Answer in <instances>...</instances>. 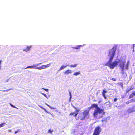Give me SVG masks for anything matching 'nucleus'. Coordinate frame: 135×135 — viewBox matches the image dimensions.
<instances>
[{"label":"nucleus","instance_id":"13","mask_svg":"<svg viewBox=\"0 0 135 135\" xmlns=\"http://www.w3.org/2000/svg\"><path fill=\"white\" fill-rule=\"evenodd\" d=\"M72 71L71 70H66L64 72V74L66 75H68L69 73H71Z\"/></svg>","mask_w":135,"mask_h":135},{"label":"nucleus","instance_id":"18","mask_svg":"<svg viewBox=\"0 0 135 135\" xmlns=\"http://www.w3.org/2000/svg\"><path fill=\"white\" fill-rule=\"evenodd\" d=\"M68 66V65H66V66H63V65L61 66V67L59 69V70H61L62 69H64V68H65L66 67Z\"/></svg>","mask_w":135,"mask_h":135},{"label":"nucleus","instance_id":"1","mask_svg":"<svg viewBox=\"0 0 135 135\" xmlns=\"http://www.w3.org/2000/svg\"><path fill=\"white\" fill-rule=\"evenodd\" d=\"M112 60L113 59H112L110 60V59H109L108 62L106 63L105 65L108 66L111 69H113L115 67L117 66L118 64V62L114 61L112 63Z\"/></svg>","mask_w":135,"mask_h":135},{"label":"nucleus","instance_id":"28","mask_svg":"<svg viewBox=\"0 0 135 135\" xmlns=\"http://www.w3.org/2000/svg\"><path fill=\"white\" fill-rule=\"evenodd\" d=\"M19 131V130H18L17 131H15V134H16Z\"/></svg>","mask_w":135,"mask_h":135},{"label":"nucleus","instance_id":"16","mask_svg":"<svg viewBox=\"0 0 135 135\" xmlns=\"http://www.w3.org/2000/svg\"><path fill=\"white\" fill-rule=\"evenodd\" d=\"M130 62L129 61H128L127 62V63L126 65L125 66V69H128L129 66L130 64Z\"/></svg>","mask_w":135,"mask_h":135},{"label":"nucleus","instance_id":"19","mask_svg":"<svg viewBox=\"0 0 135 135\" xmlns=\"http://www.w3.org/2000/svg\"><path fill=\"white\" fill-rule=\"evenodd\" d=\"M80 72H75L73 74V75L75 76H77L78 75L80 74Z\"/></svg>","mask_w":135,"mask_h":135},{"label":"nucleus","instance_id":"26","mask_svg":"<svg viewBox=\"0 0 135 135\" xmlns=\"http://www.w3.org/2000/svg\"><path fill=\"white\" fill-rule=\"evenodd\" d=\"M10 105H11V107H13V108H16L13 105H12V104H10Z\"/></svg>","mask_w":135,"mask_h":135},{"label":"nucleus","instance_id":"29","mask_svg":"<svg viewBox=\"0 0 135 135\" xmlns=\"http://www.w3.org/2000/svg\"><path fill=\"white\" fill-rule=\"evenodd\" d=\"M117 98H115L114 100V102H115L117 101Z\"/></svg>","mask_w":135,"mask_h":135},{"label":"nucleus","instance_id":"22","mask_svg":"<svg viewBox=\"0 0 135 135\" xmlns=\"http://www.w3.org/2000/svg\"><path fill=\"white\" fill-rule=\"evenodd\" d=\"M77 65V64H76L73 65H70V67L74 68Z\"/></svg>","mask_w":135,"mask_h":135},{"label":"nucleus","instance_id":"32","mask_svg":"<svg viewBox=\"0 0 135 135\" xmlns=\"http://www.w3.org/2000/svg\"><path fill=\"white\" fill-rule=\"evenodd\" d=\"M135 46V45L134 44H133V49H134V47Z\"/></svg>","mask_w":135,"mask_h":135},{"label":"nucleus","instance_id":"33","mask_svg":"<svg viewBox=\"0 0 135 135\" xmlns=\"http://www.w3.org/2000/svg\"><path fill=\"white\" fill-rule=\"evenodd\" d=\"M129 103V101L127 102H126L128 104Z\"/></svg>","mask_w":135,"mask_h":135},{"label":"nucleus","instance_id":"23","mask_svg":"<svg viewBox=\"0 0 135 135\" xmlns=\"http://www.w3.org/2000/svg\"><path fill=\"white\" fill-rule=\"evenodd\" d=\"M53 132V130H51L50 129L48 130V133H50L51 134H52V132Z\"/></svg>","mask_w":135,"mask_h":135},{"label":"nucleus","instance_id":"9","mask_svg":"<svg viewBox=\"0 0 135 135\" xmlns=\"http://www.w3.org/2000/svg\"><path fill=\"white\" fill-rule=\"evenodd\" d=\"M79 110H76L75 111L70 113V115H74L76 117L78 114Z\"/></svg>","mask_w":135,"mask_h":135},{"label":"nucleus","instance_id":"25","mask_svg":"<svg viewBox=\"0 0 135 135\" xmlns=\"http://www.w3.org/2000/svg\"><path fill=\"white\" fill-rule=\"evenodd\" d=\"M9 90V89H8V90H3V91H2L3 92H8Z\"/></svg>","mask_w":135,"mask_h":135},{"label":"nucleus","instance_id":"12","mask_svg":"<svg viewBox=\"0 0 135 135\" xmlns=\"http://www.w3.org/2000/svg\"><path fill=\"white\" fill-rule=\"evenodd\" d=\"M135 96V91H133L132 93L130 94L129 99H130L133 98L134 96Z\"/></svg>","mask_w":135,"mask_h":135},{"label":"nucleus","instance_id":"6","mask_svg":"<svg viewBox=\"0 0 135 135\" xmlns=\"http://www.w3.org/2000/svg\"><path fill=\"white\" fill-rule=\"evenodd\" d=\"M118 62V63L119 62V65L120 68L122 69V72H123V74L124 73V65L125 64V61H122L119 60Z\"/></svg>","mask_w":135,"mask_h":135},{"label":"nucleus","instance_id":"2","mask_svg":"<svg viewBox=\"0 0 135 135\" xmlns=\"http://www.w3.org/2000/svg\"><path fill=\"white\" fill-rule=\"evenodd\" d=\"M116 50V47H113L112 49H110L109 51L108 56H109L110 59L111 60L113 59L114 56L115 54V53Z\"/></svg>","mask_w":135,"mask_h":135},{"label":"nucleus","instance_id":"11","mask_svg":"<svg viewBox=\"0 0 135 135\" xmlns=\"http://www.w3.org/2000/svg\"><path fill=\"white\" fill-rule=\"evenodd\" d=\"M135 89V87H133L132 88H129L128 89H127L126 91L125 94H127L129 92H130L131 90H134Z\"/></svg>","mask_w":135,"mask_h":135},{"label":"nucleus","instance_id":"14","mask_svg":"<svg viewBox=\"0 0 135 135\" xmlns=\"http://www.w3.org/2000/svg\"><path fill=\"white\" fill-rule=\"evenodd\" d=\"M31 45L30 46H27L26 48L23 50L26 52L30 50V48L31 47Z\"/></svg>","mask_w":135,"mask_h":135},{"label":"nucleus","instance_id":"4","mask_svg":"<svg viewBox=\"0 0 135 135\" xmlns=\"http://www.w3.org/2000/svg\"><path fill=\"white\" fill-rule=\"evenodd\" d=\"M89 110H85L82 112L81 114V120H83L86 118H88L89 117Z\"/></svg>","mask_w":135,"mask_h":135},{"label":"nucleus","instance_id":"27","mask_svg":"<svg viewBox=\"0 0 135 135\" xmlns=\"http://www.w3.org/2000/svg\"><path fill=\"white\" fill-rule=\"evenodd\" d=\"M43 89H44V90H45L46 92H48V89H44V88H43Z\"/></svg>","mask_w":135,"mask_h":135},{"label":"nucleus","instance_id":"15","mask_svg":"<svg viewBox=\"0 0 135 135\" xmlns=\"http://www.w3.org/2000/svg\"><path fill=\"white\" fill-rule=\"evenodd\" d=\"M46 68H45V65H43L41 66V67H37V69H38L39 70H41L42 69H44Z\"/></svg>","mask_w":135,"mask_h":135},{"label":"nucleus","instance_id":"31","mask_svg":"<svg viewBox=\"0 0 135 135\" xmlns=\"http://www.w3.org/2000/svg\"><path fill=\"white\" fill-rule=\"evenodd\" d=\"M69 94L70 96V98H71V93L70 92H69Z\"/></svg>","mask_w":135,"mask_h":135},{"label":"nucleus","instance_id":"21","mask_svg":"<svg viewBox=\"0 0 135 135\" xmlns=\"http://www.w3.org/2000/svg\"><path fill=\"white\" fill-rule=\"evenodd\" d=\"M51 64V63H50L48 64L45 65L46 68L49 67L50 66Z\"/></svg>","mask_w":135,"mask_h":135},{"label":"nucleus","instance_id":"35","mask_svg":"<svg viewBox=\"0 0 135 135\" xmlns=\"http://www.w3.org/2000/svg\"><path fill=\"white\" fill-rule=\"evenodd\" d=\"M132 100V101H133V99H132V100Z\"/></svg>","mask_w":135,"mask_h":135},{"label":"nucleus","instance_id":"8","mask_svg":"<svg viewBox=\"0 0 135 135\" xmlns=\"http://www.w3.org/2000/svg\"><path fill=\"white\" fill-rule=\"evenodd\" d=\"M41 64V63H39L38 64H37L36 65H33V66H28L27 67H26V69H27V68H34L35 69H37V65L39 64Z\"/></svg>","mask_w":135,"mask_h":135},{"label":"nucleus","instance_id":"34","mask_svg":"<svg viewBox=\"0 0 135 135\" xmlns=\"http://www.w3.org/2000/svg\"><path fill=\"white\" fill-rule=\"evenodd\" d=\"M101 102V101H100L98 102L99 103H100Z\"/></svg>","mask_w":135,"mask_h":135},{"label":"nucleus","instance_id":"7","mask_svg":"<svg viewBox=\"0 0 135 135\" xmlns=\"http://www.w3.org/2000/svg\"><path fill=\"white\" fill-rule=\"evenodd\" d=\"M89 108L90 109L93 108L95 109V110H102L98 107L97 104L95 103L92 104Z\"/></svg>","mask_w":135,"mask_h":135},{"label":"nucleus","instance_id":"20","mask_svg":"<svg viewBox=\"0 0 135 135\" xmlns=\"http://www.w3.org/2000/svg\"><path fill=\"white\" fill-rule=\"evenodd\" d=\"M5 124L6 123L5 122H3L1 123L0 124V127H2L4 126Z\"/></svg>","mask_w":135,"mask_h":135},{"label":"nucleus","instance_id":"17","mask_svg":"<svg viewBox=\"0 0 135 135\" xmlns=\"http://www.w3.org/2000/svg\"><path fill=\"white\" fill-rule=\"evenodd\" d=\"M83 46L82 45H79L77 46L76 47H73L74 49H79L81 47Z\"/></svg>","mask_w":135,"mask_h":135},{"label":"nucleus","instance_id":"5","mask_svg":"<svg viewBox=\"0 0 135 135\" xmlns=\"http://www.w3.org/2000/svg\"><path fill=\"white\" fill-rule=\"evenodd\" d=\"M101 131V129L100 127L97 126L95 129L93 135H99Z\"/></svg>","mask_w":135,"mask_h":135},{"label":"nucleus","instance_id":"10","mask_svg":"<svg viewBox=\"0 0 135 135\" xmlns=\"http://www.w3.org/2000/svg\"><path fill=\"white\" fill-rule=\"evenodd\" d=\"M107 91L104 90H103V91L102 92V95L104 97L105 99H107V97L106 96L105 93H106Z\"/></svg>","mask_w":135,"mask_h":135},{"label":"nucleus","instance_id":"3","mask_svg":"<svg viewBox=\"0 0 135 135\" xmlns=\"http://www.w3.org/2000/svg\"><path fill=\"white\" fill-rule=\"evenodd\" d=\"M104 110H95L94 113V115L95 117L99 116L101 117L102 115L105 113V112H103Z\"/></svg>","mask_w":135,"mask_h":135},{"label":"nucleus","instance_id":"24","mask_svg":"<svg viewBox=\"0 0 135 135\" xmlns=\"http://www.w3.org/2000/svg\"><path fill=\"white\" fill-rule=\"evenodd\" d=\"M111 80L114 81H115L116 80V79L115 78H113L111 79Z\"/></svg>","mask_w":135,"mask_h":135},{"label":"nucleus","instance_id":"30","mask_svg":"<svg viewBox=\"0 0 135 135\" xmlns=\"http://www.w3.org/2000/svg\"><path fill=\"white\" fill-rule=\"evenodd\" d=\"M41 94H42L44 96H45V97H46V95L45 94H44L43 93H41Z\"/></svg>","mask_w":135,"mask_h":135}]
</instances>
